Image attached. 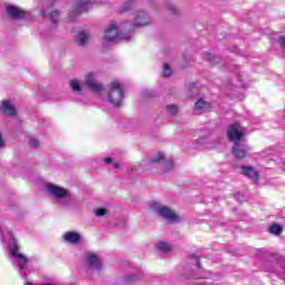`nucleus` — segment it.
Wrapping results in <instances>:
<instances>
[{
	"label": "nucleus",
	"mask_w": 285,
	"mask_h": 285,
	"mask_svg": "<svg viewBox=\"0 0 285 285\" xmlns=\"http://www.w3.org/2000/svg\"><path fill=\"white\" fill-rule=\"evenodd\" d=\"M47 190L53 199H57L59 204L63 206V208H70V206L75 204V195L59 185L48 184Z\"/></svg>",
	"instance_id": "nucleus-1"
},
{
	"label": "nucleus",
	"mask_w": 285,
	"mask_h": 285,
	"mask_svg": "<svg viewBox=\"0 0 285 285\" xmlns=\"http://www.w3.org/2000/svg\"><path fill=\"white\" fill-rule=\"evenodd\" d=\"M130 37H132V35L130 31H128V26L126 22H121L119 27H117L115 23H111L105 30V41H115V39H124L125 41H128Z\"/></svg>",
	"instance_id": "nucleus-2"
},
{
	"label": "nucleus",
	"mask_w": 285,
	"mask_h": 285,
	"mask_svg": "<svg viewBox=\"0 0 285 285\" xmlns=\"http://www.w3.org/2000/svg\"><path fill=\"white\" fill-rule=\"evenodd\" d=\"M125 23L127 26L128 32L132 35V32H135V28H144V26H150V23H153V19H150V16H148L146 11L138 10L135 13L132 23L128 21H126Z\"/></svg>",
	"instance_id": "nucleus-3"
},
{
	"label": "nucleus",
	"mask_w": 285,
	"mask_h": 285,
	"mask_svg": "<svg viewBox=\"0 0 285 285\" xmlns=\"http://www.w3.org/2000/svg\"><path fill=\"white\" fill-rule=\"evenodd\" d=\"M9 253L11 255V257H14V259H17L18 262V266H19V273L21 275V277H23V279H26V275L23 273V271H26V268L28 267V257H26V255L19 253V245L17 244L16 239H12L9 246Z\"/></svg>",
	"instance_id": "nucleus-4"
},
{
	"label": "nucleus",
	"mask_w": 285,
	"mask_h": 285,
	"mask_svg": "<svg viewBox=\"0 0 285 285\" xmlns=\"http://www.w3.org/2000/svg\"><path fill=\"white\" fill-rule=\"evenodd\" d=\"M108 101H110V104L117 108H119L124 101V86L117 80L110 83Z\"/></svg>",
	"instance_id": "nucleus-5"
},
{
	"label": "nucleus",
	"mask_w": 285,
	"mask_h": 285,
	"mask_svg": "<svg viewBox=\"0 0 285 285\" xmlns=\"http://www.w3.org/2000/svg\"><path fill=\"white\" fill-rule=\"evenodd\" d=\"M150 208L167 222H177L179 219V216H177L170 207L163 205L161 203H151Z\"/></svg>",
	"instance_id": "nucleus-6"
},
{
	"label": "nucleus",
	"mask_w": 285,
	"mask_h": 285,
	"mask_svg": "<svg viewBox=\"0 0 285 285\" xmlns=\"http://www.w3.org/2000/svg\"><path fill=\"white\" fill-rule=\"evenodd\" d=\"M4 10H6L7 17H9V19H12L13 21H22L23 19H26V17H28V11L12 3L6 2Z\"/></svg>",
	"instance_id": "nucleus-7"
},
{
	"label": "nucleus",
	"mask_w": 285,
	"mask_h": 285,
	"mask_svg": "<svg viewBox=\"0 0 285 285\" xmlns=\"http://www.w3.org/2000/svg\"><path fill=\"white\" fill-rule=\"evenodd\" d=\"M244 132H246V128L242 127L239 122H234L227 128V137L229 141H244Z\"/></svg>",
	"instance_id": "nucleus-8"
},
{
	"label": "nucleus",
	"mask_w": 285,
	"mask_h": 285,
	"mask_svg": "<svg viewBox=\"0 0 285 285\" xmlns=\"http://www.w3.org/2000/svg\"><path fill=\"white\" fill-rule=\"evenodd\" d=\"M85 264L90 271H97L98 273L104 268L101 257L95 252H87L85 254Z\"/></svg>",
	"instance_id": "nucleus-9"
},
{
	"label": "nucleus",
	"mask_w": 285,
	"mask_h": 285,
	"mask_svg": "<svg viewBox=\"0 0 285 285\" xmlns=\"http://www.w3.org/2000/svg\"><path fill=\"white\" fill-rule=\"evenodd\" d=\"M232 153L236 159H244L248 157V153H250V146L246 144V140L235 141L232 148Z\"/></svg>",
	"instance_id": "nucleus-10"
},
{
	"label": "nucleus",
	"mask_w": 285,
	"mask_h": 285,
	"mask_svg": "<svg viewBox=\"0 0 285 285\" xmlns=\"http://www.w3.org/2000/svg\"><path fill=\"white\" fill-rule=\"evenodd\" d=\"M85 86H87L88 89L96 95H99V92H102L104 90V85L97 81V79L95 78V73L92 72L87 73Z\"/></svg>",
	"instance_id": "nucleus-11"
},
{
	"label": "nucleus",
	"mask_w": 285,
	"mask_h": 285,
	"mask_svg": "<svg viewBox=\"0 0 285 285\" xmlns=\"http://www.w3.org/2000/svg\"><path fill=\"white\" fill-rule=\"evenodd\" d=\"M92 8V3L88 0H78L76 3V9L75 11H71L69 13V17L71 21H75V14H82V12H88Z\"/></svg>",
	"instance_id": "nucleus-12"
},
{
	"label": "nucleus",
	"mask_w": 285,
	"mask_h": 285,
	"mask_svg": "<svg viewBox=\"0 0 285 285\" xmlns=\"http://www.w3.org/2000/svg\"><path fill=\"white\" fill-rule=\"evenodd\" d=\"M213 108V104L207 101L204 98H199L194 106V115H204V112H208Z\"/></svg>",
	"instance_id": "nucleus-13"
},
{
	"label": "nucleus",
	"mask_w": 285,
	"mask_h": 285,
	"mask_svg": "<svg viewBox=\"0 0 285 285\" xmlns=\"http://www.w3.org/2000/svg\"><path fill=\"white\" fill-rule=\"evenodd\" d=\"M0 112L7 115V117H14L17 115V109L12 104V100H2L0 102Z\"/></svg>",
	"instance_id": "nucleus-14"
},
{
	"label": "nucleus",
	"mask_w": 285,
	"mask_h": 285,
	"mask_svg": "<svg viewBox=\"0 0 285 285\" xmlns=\"http://www.w3.org/2000/svg\"><path fill=\"white\" fill-rule=\"evenodd\" d=\"M63 242L77 245L81 242V235L77 232H67L62 235Z\"/></svg>",
	"instance_id": "nucleus-15"
},
{
	"label": "nucleus",
	"mask_w": 285,
	"mask_h": 285,
	"mask_svg": "<svg viewBox=\"0 0 285 285\" xmlns=\"http://www.w3.org/2000/svg\"><path fill=\"white\" fill-rule=\"evenodd\" d=\"M242 170L243 175H245V177H248L249 179H254L255 184L259 181V174L257 173V170H255V168L250 166H243Z\"/></svg>",
	"instance_id": "nucleus-16"
},
{
	"label": "nucleus",
	"mask_w": 285,
	"mask_h": 285,
	"mask_svg": "<svg viewBox=\"0 0 285 285\" xmlns=\"http://www.w3.org/2000/svg\"><path fill=\"white\" fill-rule=\"evenodd\" d=\"M88 39H90V37L88 36V33L86 31H80L78 32V35L76 36V43L77 46H79L80 48H86V46H88Z\"/></svg>",
	"instance_id": "nucleus-17"
},
{
	"label": "nucleus",
	"mask_w": 285,
	"mask_h": 285,
	"mask_svg": "<svg viewBox=\"0 0 285 285\" xmlns=\"http://www.w3.org/2000/svg\"><path fill=\"white\" fill-rule=\"evenodd\" d=\"M42 17H49L51 23H59V11H51L49 14L46 13V10L41 11Z\"/></svg>",
	"instance_id": "nucleus-18"
},
{
	"label": "nucleus",
	"mask_w": 285,
	"mask_h": 285,
	"mask_svg": "<svg viewBox=\"0 0 285 285\" xmlns=\"http://www.w3.org/2000/svg\"><path fill=\"white\" fill-rule=\"evenodd\" d=\"M72 92H77V95H81L83 88L81 87V83L78 82V80H70V83H69Z\"/></svg>",
	"instance_id": "nucleus-19"
},
{
	"label": "nucleus",
	"mask_w": 285,
	"mask_h": 285,
	"mask_svg": "<svg viewBox=\"0 0 285 285\" xmlns=\"http://www.w3.org/2000/svg\"><path fill=\"white\" fill-rule=\"evenodd\" d=\"M156 248L158 250H160L161 253H170V245L166 242H159L157 245H156Z\"/></svg>",
	"instance_id": "nucleus-20"
},
{
	"label": "nucleus",
	"mask_w": 285,
	"mask_h": 285,
	"mask_svg": "<svg viewBox=\"0 0 285 285\" xmlns=\"http://www.w3.org/2000/svg\"><path fill=\"white\" fill-rule=\"evenodd\" d=\"M284 230V227L279 224H274L269 227V233L272 235H282V232Z\"/></svg>",
	"instance_id": "nucleus-21"
},
{
	"label": "nucleus",
	"mask_w": 285,
	"mask_h": 285,
	"mask_svg": "<svg viewBox=\"0 0 285 285\" xmlns=\"http://www.w3.org/2000/svg\"><path fill=\"white\" fill-rule=\"evenodd\" d=\"M134 3H135V0H127L125 2V6L121 7L120 13L128 12V10H130V8H132Z\"/></svg>",
	"instance_id": "nucleus-22"
},
{
	"label": "nucleus",
	"mask_w": 285,
	"mask_h": 285,
	"mask_svg": "<svg viewBox=\"0 0 285 285\" xmlns=\"http://www.w3.org/2000/svg\"><path fill=\"white\" fill-rule=\"evenodd\" d=\"M204 59L205 61H212V63H219V58H217L213 53H205Z\"/></svg>",
	"instance_id": "nucleus-23"
},
{
	"label": "nucleus",
	"mask_w": 285,
	"mask_h": 285,
	"mask_svg": "<svg viewBox=\"0 0 285 285\" xmlns=\"http://www.w3.org/2000/svg\"><path fill=\"white\" fill-rule=\"evenodd\" d=\"M166 109L169 115H177L179 112L177 105H167Z\"/></svg>",
	"instance_id": "nucleus-24"
},
{
	"label": "nucleus",
	"mask_w": 285,
	"mask_h": 285,
	"mask_svg": "<svg viewBox=\"0 0 285 285\" xmlns=\"http://www.w3.org/2000/svg\"><path fill=\"white\" fill-rule=\"evenodd\" d=\"M137 279H139V276H137L135 274L125 276L126 284H135V282H137Z\"/></svg>",
	"instance_id": "nucleus-25"
},
{
	"label": "nucleus",
	"mask_w": 285,
	"mask_h": 285,
	"mask_svg": "<svg viewBox=\"0 0 285 285\" xmlns=\"http://www.w3.org/2000/svg\"><path fill=\"white\" fill-rule=\"evenodd\" d=\"M164 160V154L158 153L155 157L149 160V164H159Z\"/></svg>",
	"instance_id": "nucleus-26"
},
{
	"label": "nucleus",
	"mask_w": 285,
	"mask_h": 285,
	"mask_svg": "<svg viewBox=\"0 0 285 285\" xmlns=\"http://www.w3.org/2000/svg\"><path fill=\"white\" fill-rule=\"evenodd\" d=\"M29 146H30V148H40L41 142L37 138H30Z\"/></svg>",
	"instance_id": "nucleus-27"
},
{
	"label": "nucleus",
	"mask_w": 285,
	"mask_h": 285,
	"mask_svg": "<svg viewBox=\"0 0 285 285\" xmlns=\"http://www.w3.org/2000/svg\"><path fill=\"white\" fill-rule=\"evenodd\" d=\"M96 217H104L105 215H108V209L106 208H98L95 209Z\"/></svg>",
	"instance_id": "nucleus-28"
},
{
	"label": "nucleus",
	"mask_w": 285,
	"mask_h": 285,
	"mask_svg": "<svg viewBox=\"0 0 285 285\" xmlns=\"http://www.w3.org/2000/svg\"><path fill=\"white\" fill-rule=\"evenodd\" d=\"M196 144L198 145V146H205V148H210V146H208L207 144H208V138H199V139H197L196 140Z\"/></svg>",
	"instance_id": "nucleus-29"
},
{
	"label": "nucleus",
	"mask_w": 285,
	"mask_h": 285,
	"mask_svg": "<svg viewBox=\"0 0 285 285\" xmlns=\"http://www.w3.org/2000/svg\"><path fill=\"white\" fill-rule=\"evenodd\" d=\"M163 75H164V77H170V75H173V70L170 69V66H168V63L164 65Z\"/></svg>",
	"instance_id": "nucleus-30"
},
{
	"label": "nucleus",
	"mask_w": 285,
	"mask_h": 285,
	"mask_svg": "<svg viewBox=\"0 0 285 285\" xmlns=\"http://www.w3.org/2000/svg\"><path fill=\"white\" fill-rule=\"evenodd\" d=\"M200 279H215V275H213L210 272H205L203 275L199 276Z\"/></svg>",
	"instance_id": "nucleus-31"
},
{
	"label": "nucleus",
	"mask_w": 285,
	"mask_h": 285,
	"mask_svg": "<svg viewBox=\"0 0 285 285\" xmlns=\"http://www.w3.org/2000/svg\"><path fill=\"white\" fill-rule=\"evenodd\" d=\"M167 10H169V12H173V14L177 13V7H175V4L173 3L167 4Z\"/></svg>",
	"instance_id": "nucleus-32"
},
{
	"label": "nucleus",
	"mask_w": 285,
	"mask_h": 285,
	"mask_svg": "<svg viewBox=\"0 0 285 285\" xmlns=\"http://www.w3.org/2000/svg\"><path fill=\"white\" fill-rule=\"evenodd\" d=\"M174 166H175V164L173 163V160H169L166 163L165 168H166V170H173Z\"/></svg>",
	"instance_id": "nucleus-33"
},
{
	"label": "nucleus",
	"mask_w": 285,
	"mask_h": 285,
	"mask_svg": "<svg viewBox=\"0 0 285 285\" xmlns=\"http://www.w3.org/2000/svg\"><path fill=\"white\" fill-rule=\"evenodd\" d=\"M1 148H6V140H3V136L0 132V150Z\"/></svg>",
	"instance_id": "nucleus-34"
},
{
	"label": "nucleus",
	"mask_w": 285,
	"mask_h": 285,
	"mask_svg": "<svg viewBox=\"0 0 285 285\" xmlns=\"http://www.w3.org/2000/svg\"><path fill=\"white\" fill-rule=\"evenodd\" d=\"M105 164H112V158L107 157L104 159Z\"/></svg>",
	"instance_id": "nucleus-35"
},
{
	"label": "nucleus",
	"mask_w": 285,
	"mask_h": 285,
	"mask_svg": "<svg viewBox=\"0 0 285 285\" xmlns=\"http://www.w3.org/2000/svg\"><path fill=\"white\" fill-rule=\"evenodd\" d=\"M112 166L114 168L119 169L121 165L119 163H114Z\"/></svg>",
	"instance_id": "nucleus-36"
},
{
	"label": "nucleus",
	"mask_w": 285,
	"mask_h": 285,
	"mask_svg": "<svg viewBox=\"0 0 285 285\" xmlns=\"http://www.w3.org/2000/svg\"><path fill=\"white\" fill-rule=\"evenodd\" d=\"M196 263H197L198 268H202V263L199 262V257H196Z\"/></svg>",
	"instance_id": "nucleus-37"
},
{
	"label": "nucleus",
	"mask_w": 285,
	"mask_h": 285,
	"mask_svg": "<svg viewBox=\"0 0 285 285\" xmlns=\"http://www.w3.org/2000/svg\"><path fill=\"white\" fill-rule=\"evenodd\" d=\"M0 239L1 242H3V234L1 233V229H0Z\"/></svg>",
	"instance_id": "nucleus-38"
}]
</instances>
